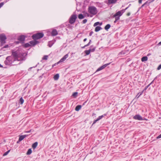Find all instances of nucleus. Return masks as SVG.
Segmentation results:
<instances>
[{
	"label": "nucleus",
	"instance_id": "1",
	"mask_svg": "<svg viewBox=\"0 0 161 161\" xmlns=\"http://www.w3.org/2000/svg\"><path fill=\"white\" fill-rule=\"evenodd\" d=\"M4 63L8 65H16L21 63L20 61L25 59L22 57H21L17 51H12L11 56L7 57Z\"/></svg>",
	"mask_w": 161,
	"mask_h": 161
},
{
	"label": "nucleus",
	"instance_id": "2",
	"mask_svg": "<svg viewBox=\"0 0 161 161\" xmlns=\"http://www.w3.org/2000/svg\"><path fill=\"white\" fill-rule=\"evenodd\" d=\"M88 12L91 14L95 15L97 12V8L94 6H90L88 8Z\"/></svg>",
	"mask_w": 161,
	"mask_h": 161
},
{
	"label": "nucleus",
	"instance_id": "3",
	"mask_svg": "<svg viewBox=\"0 0 161 161\" xmlns=\"http://www.w3.org/2000/svg\"><path fill=\"white\" fill-rule=\"evenodd\" d=\"M44 34L42 33H38L36 34H34L32 36V37L34 40H36L40 39L42 37Z\"/></svg>",
	"mask_w": 161,
	"mask_h": 161
},
{
	"label": "nucleus",
	"instance_id": "4",
	"mask_svg": "<svg viewBox=\"0 0 161 161\" xmlns=\"http://www.w3.org/2000/svg\"><path fill=\"white\" fill-rule=\"evenodd\" d=\"M77 16L75 14L72 15L69 19V23L70 24H73L75 23L77 19Z\"/></svg>",
	"mask_w": 161,
	"mask_h": 161
},
{
	"label": "nucleus",
	"instance_id": "5",
	"mask_svg": "<svg viewBox=\"0 0 161 161\" xmlns=\"http://www.w3.org/2000/svg\"><path fill=\"white\" fill-rule=\"evenodd\" d=\"M6 39V37L4 34H2L0 35V41L1 44L5 43Z\"/></svg>",
	"mask_w": 161,
	"mask_h": 161
},
{
	"label": "nucleus",
	"instance_id": "6",
	"mask_svg": "<svg viewBox=\"0 0 161 161\" xmlns=\"http://www.w3.org/2000/svg\"><path fill=\"white\" fill-rule=\"evenodd\" d=\"M133 118L134 119L139 120H143L142 118L139 114L135 115L133 117Z\"/></svg>",
	"mask_w": 161,
	"mask_h": 161
},
{
	"label": "nucleus",
	"instance_id": "7",
	"mask_svg": "<svg viewBox=\"0 0 161 161\" xmlns=\"http://www.w3.org/2000/svg\"><path fill=\"white\" fill-rule=\"evenodd\" d=\"M28 136V135H24L19 136V140L17 141V143H18L19 142H21V141L23 140L26 137Z\"/></svg>",
	"mask_w": 161,
	"mask_h": 161
},
{
	"label": "nucleus",
	"instance_id": "8",
	"mask_svg": "<svg viewBox=\"0 0 161 161\" xmlns=\"http://www.w3.org/2000/svg\"><path fill=\"white\" fill-rule=\"evenodd\" d=\"M68 56L69 55L68 54H67L65 55L57 63V64H58L60 63H61L64 61L68 57Z\"/></svg>",
	"mask_w": 161,
	"mask_h": 161
},
{
	"label": "nucleus",
	"instance_id": "9",
	"mask_svg": "<svg viewBox=\"0 0 161 161\" xmlns=\"http://www.w3.org/2000/svg\"><path fill=\"white\" fill-rule=\"evenodd\" d=\"M110 63H108L103 65L101 66L99 68H98L97 70L96 71H99L105 68L106 66L109 65Z\"/></svg>",
	"mask_w": 161,
	"mask_h": 161
},
{
	"label": "nucleus",
	"instance_id": "10",
	"mask_svg": "<svg viewBox=\"0 0 161 161\" xmlns=\"http://www.w3.org/2000/svg\"><path fill=\"white\" fill-rule=\"evenodd\" d=\"M58 34V32L55 29L53 30L51 32V35L53 36H55L57 35Z\"/></svg>",
	"mask_w": 161,
	"mask_h": 161
},
{
	"label": "nucleus",
	"instance_id": "11",
	"mask_svg": "<svg viewBox=\"0 0 161 161\" xmlns=\"http://www.w3.org/2000/svg\"><path fill=\"white\" fill-rule=\"evenodd\" d=\"M18 39L20 41H23L25 39V36L24 35H21L19 37Z\"/></svg>",
	"mask_w": 161,
	"mask_h": 161
},
{
	"label": "nucleus",
	"instance_id": "12",
	"mask_svg": "<svg viewBox=\"0 0 161 161\" xmlns=\"http://www.w3.org/2000/svg\"><path fill=\"white\" fill-rule=\"evenodd\" d=\"M29 43L31 46H34L37 43V41H30Z\"/></svg>",
	"mask_w": 161,
	"mask_h": 161
},
{
	"label": "nucleus",
	"instance_id": "13",
	"mask_svg": "<svg viewBox=\"0 0 161 161\" xmlns=\"http://www.w3.org/2000/svg\"><path fill=\"white\" fill-rule=\"evenodd\" d=\"M118 0H108V4H115Z\"/></svg>",
	"mask_w": 161,
	"mask_h": 161
},
{
	"label": "nucleus",
	"instance_id": "14",
	"mask_svg": "<svg viewBox=\"0 0 161 161\" xmlns=\"http://www.w3.org/2000/svg\"><path fill=\"white\" fill-rule=\"evenodd\" d=\"M114 15H115V16H119V17H120L122 15V13L121 12V11H119L116 13L115 14H114Z\"/></svg>",
	"mask_w": 161,
	"mask_h": 161
},
{
	"label": "nucleus",
	"instance_id": "15",
	"mask_svg": "<svg viewBox=\"0 0 161 161\" xmlns=\"http://www.w3.org/2000/svg\"><path fill=\"white\" fill-rule=\"evenodd\" d=\"M96 49V47H93V46H91L90 47V49H89V51L91 52H93L95 51Z\"/></svg>",
	"mask_w": 161,
	"mask_h": 161
},
{
	"label": "nucleus",
	"instance_id": "16",
	"mask_svg": "<svg viewBox=\"0 0 161 161\" xmlns=\"http://www.w3.org/2000/svg\"><path fill=\"white\" fill-rule=\"evenodd\" d=\"M113 17L115 18V20L114 22V23H116L117 21L119 19L120 17L119 16H115V15H114Z\"/></svg>",
	"mask_w": 161,
	"mask_h": 161
},
{
	"label": "nucleus",
	"instance_id": "17",
	"mask_svg": "<svg viewBox=\"0 0 161 161\" xmlns=\"http://www.w3.org/2000/svg\"><path fill=\"white\" fill-rule=\"evenodd\" d=\"M148 58L147 56H144L142 58L141 60L142 62H145L147 60Z\"/></svg>",
	"mask_w": 161,
	"mask_h": 161
},
{
	"label": "nucleus",
	"instance_id": "18",
	"mask_svg": "<svg viewBox=\"0 0 161 161\" xmlns=\"http://www.w3.org/2000/svg\"><path fill=\"white\" fill-rule=\"evenodd\" d=\"M81 106L80 105H78L76 106L75 108V110L76 111H79L81 108Z\"/></svg>",
	"mask_w": 161,
	"mask_h": 161
},
{
	"label": "nucleus",
	"instance_id": "19",
	"mask_svg": "<svg viewBox=\"0 0 161 161\" xmlns=\"http://www.w3.org/2000/svg\"><path fill=\"white\" fill-rule=\"evenodd\" d=\"M102 29V28L99 26H97L95 28V31L96 32H98Z\"/></svg>",
	"mask_w": 161,
	"mask_h": 161
},
{
	"label": "nucleus",
	"instance_id": "20",
	"mask_svg": "<svg viewBox=\"0 0 161 161\" xmlns=\"http://www.w3.org/2000/svg\"><path fill=\"white\" fill-rule=\"evenodd\" d=\"M37 145H38V142H35L34 143L32 144V147L33 149L35 148L37 146Z\"/></svg>",
	"mask_w": 161,
	"mask_h": 161
},
{
	"label": "nucleus",
	"instance_id": "21",
	"mask_svg": "<svg viewBox=\"0 0 161 161\" xmlns=\"http://www.w3.org/2000/svg\"><path fill=\"white\" fill-rule=\"evenodd\" d=\"M110 25L109 24L107 25L105 27L104 29L105 30L107 31L110 27Z\"/></svg>",
	"mask_w": 161,
	"mask_h": 161
},
{
	"label": "nucleus",
	"instance_id": "22",
	"mask_svg": "<svg viewBox=\"0 0 161 161\" xmlns=\"http://www.w3.org/2000/svg\"><path fill=\"white\" fill-rule=\"evenodd\" d=\"M59 77V75L57 74L55 75L54 76V79L55 80H57L58 79Z\"/></svg>",
	"mask_w": 161,
	"mask_h": 161
},
{
	"label": "nucleus",
	"instance_id": "23",
	"mask_svg": "<svg viewBox=\"0 0 161 161\" xmlns=\"http://www.w3.org/2000/svg\"><path fill=\"white\" fill-rule=\"evenodd\" d=\"M54 43V42L53 41H49V42H48V46L49 47H51L53 45Z\"/></svg>",
	"mask_w": 161,
	"mask_h": 161
},
{
	"label": "nucleus",
	"instance_id": "24",
	"mask_svg": "<svg viewBox=\"0 0 161 161\" xmlns=\"http://www.w3.org/2000/svg\"><path fill=\"white\" fill-rule=\"evenodd\" d=\"M32 153V150L31 149H29L27 152V153H26V154L28 155H30V154H31Z\"/></svg>",
	"mask_w": 161,
	"mask_h": 161
},
{
	"label": "nucleus",
	"instance_id": "25",
	"mask_svg": "<svg viewBox=\"0 0 161 161\" xmlns=\"http://www.w3.org/2000/svg\"><path fill=\"white\" fill-rule=\"evenodd\" d=\"M78 18L79 19H81L84 18V17L82 14H79L78 15Z\"/></svg>",
	"mask_w": 161,
	"mask_h": 161
},
{
	"label": "nucleus",
	"instance_id": "26",
	"mask_svg": "<svg viewBox=\"0 0 161 161\" xmlns=\"http://www.w3.org/2000/svg\"><path fill=\"white\" fill-rule=\"evenodd\" d=\"M106 115V114H104L103 115L100 116L98 117L97 119V120H99L101 119L102 118H103V117L105 116Z\"/></svg>",
	"mask_w": 161,
	"mask_h": 161
},
{
	"label": "nucleus",
	"instance_id": "27",
	"mask_svg": "<svg viewBox=\"0 0 161 161\" xmlns=\"http://www.w3.org/2000/svg\"><path fill=\"white\" fill-rule=\"evenodd\" d=\"M24 102V100L22 97H21L19 99V103L21 104H22Z\"/></svg>",
	"mask_w": 161,
	"mask_h": 161
},
{
	"label": "nucleus",
	"instance_id": "28",
	"mask_svg": "<svg viewBox=\"0 0 161 161\" xmlns=\"http://www.w3.org/2000/svg\"><path fill=\"white\" fill-rule=\"evenodd\" d=\"M84 52L86 55H89L90 53V52L89 50H85Z\"/></svg>",
	"mask_w": 161,
	"mask_h": 161
},
{
	"label": "nucleus",
	"instance_id": "29",
	"mask_svg": "<svg viewBox=\"0 0 161 161\" xmlns=\"http://www.w3.org/2000/svg\"><path fill=\"white\" fill-rule=\"evenodd\" d=\"M48 56L47 55H45L42 58V59L43 60H47L48 58Z\"/></svg>",
	"mask_w": 161,
	"mask_h": 161
},
{
	"label": "nucleus",
	"instance_id": "30",
	"mask_svg": "<svg viewBox=\"0 0 161 161\" xmlns=\"http://www.w3.org/2000/svg\"><path fill=\"white\" fill-rule=\"evenodd\" d=\"M24 46L25 47H28L31 46V45L30 43H26L25 44Z\"/></svg>",
	"mask_w": 161,
	"mask_h": 161
},
{
	"label": "nucleus",
	"instance_id": "31",
	"mask_svg": "<svg viewBox=\"0 0 161 161\" xmlns=\"http://www.w3.org/2000/svg\"><path fill=\"white\" fill-rule=\"evenodd\" d=\"M155 0H148L147 1V3H148V5L150 3L153 2Z\"/></svg>",
	"mask_w": 161,
	"mask_h": 161
},
{
	"label": "nucleus",
	"instance_id": "32",
	"mask_svg": "<svg viewBox=\"0 0 161 161\" xmlns=\"http://www.w3.org/2000/svg\"><path fill=\"white\" fill-rule=\"evenodd\" d=\"M77 94H78V93L77 92H74L72 94V96L74 97H76V96H77Z\"/></svg>",
	"mask_w": 161,
	"mask_h": 161
},
{
	"label": "nucleus",
	"instance_id": "33",
	"mask_svg": "<svg viewBox=\"0 0 161 161\" xmlns=\"http://www.w3.org/2000/svg\"><path fill=\"white\" fill-rule=\"evenodd\" d=\"M99 22H97L96 23H95L93 25L94 26H96L97 25H98L99 24Z\"/></svg>",
	"mask_w": 161,
	"mask_h": 161
},
{
	"label": "nucleus",
	"instance_id": "34",
	"mask_svg": "<svg viewBox=\"0 0 161 161\" xmlns=\"http://www.w3.org/2000/svg\"><path fill=\"white\" fill-rule=\"evenodd\" d=\"M9 152H10V150L8 151H7L5 153H4L3 155L5 156V155H7L8 154V153H9Z\"/></svg>",
	"mask_w": 161,
	"mask_h": 161
},
{
	"label": "nucleus",
	"instance_id": "35",
	"mask_svg": "<svg viewBox=\"0 0 161 161\" xmlns=\"http://www.w3.org/2000/svg\"><path fill=\"white\" fill-rule=\"evenodd\" d=\"M90 45L89 44V43H88L86 45H85L83 47H81V48H85V47H87L88 46H89V45Z\"/></svg>",
	"mask_w": 161,
	"mask_h": 161
},
{
	"label": "nucleus",
	"instance_id": "36",
	"mask_svg": "<svg viewBox=\"0 0 161 161\" xmlns=\"http://www.w3.org/2000/svg\"><path fill=\"white\" fill-rule=\"evenodd\" d=\"M87 21V19H85L83 20L82 22L83 24H85Z\"/></svg>",
	"mask_w": 161,
	"mask_h": 161
},
{
	"label": "nucleus",
	"instance_id": "37",
	"mask_svg": "<svg viewBox=\"0 0 161 161\" xmlns=\"http://www.w3.org/2000/svg\"><path fill=\"white\" fill-rule=\"evenodd\" d=\"M125 54V52L124 51H122L120 52L119 53V55H124Z\"/></svg>",
	"mask_w": 161,
	"mask_h": 161
},
{
	"label": "nucleus",
	"instance_id": "38",
	"mask_svg": "<svg viewBox=\"0 0 161 161\" xmlns=\"http://www.w3.org/2000/svg\"><path fill=\"white\" fill-rule=\"evenodd\" d=\"M161 69V64H160L157 68V70H159Z\"/></svg>",
	"mask_w": 161,
	"mask_h": 161
},
{
	"label": "nucleus",
	"instance_id": "39",
	"mask_svg": "<svg viewBox=\"0 0 161 161\" xmlns=\"http://www.w3.org/2000/svg\"><path fill=\"white\" fill-rule=\"evenodd\" d=\"M125 9H122L121 11H121V12L122 13V14H123L125 12Z\"/></svg>",
	"mask_w": 161,
	"mask_h": 161
},
{
	"label": "nucleus",
	"instance_id": "40",
	"mask_svg": "<svg viewBox=\"0 0 161 161\" xmlns=\"http://www.w3.org/2000/svg\"><path fill=\"white\" fill-rule=\"evenodd\" d=\"M4 5L3 3H0V8H1Z\"/></svg>",
	"mask_w": 161,
	"mask_h": 161
},
{
	"label": "nucleus",
	"instance_id": "41",
	"mask_svg": "<svg viewBox=\"0 0 161 161\" xmlns=\"http://www.w3.org/2000/svg\"><path fill=\"white\" fill-rule=\"evenodd\" d=\"M148 4V3H147V1L144 4H143L141 6V7H144L146 4Z\"/></svg>",
	"mask_w": 161,
	"mask_h": 161
},
{
	"label": "nucleus",
	"instance_id": "42",
	"mask_svg": "<svg viewBox=\"0 0 161 161\" xmlns=\"http://www.w3.org/2000/svg\"><path fill=\"white\" fill-rule=\"evenodd\" d=\"M98 121V120H97V119L96 120H94L93 121V122L92 125H93L94 124H95Z\"/></svg>",
	"mask_w": 161,
	"mask_h": 161
},
{
	"label": "nucleus",
	"instance_id": "43",
	"mask_svg": "<svg viewBox=\"0 0 161 161\" xmlns=\"http://www.w3.org/2000/svg\"><path fill=\"white\" fill-rule=\"evenodd\" d=\"M150 86V85H148L147 86H146L144 88V90H146Z\"/></svg>",
	"mask_w": 161,
	"mask_h": 161
},
{
	"label": "nucleus",
	"instance_id": "44",
	"mask_svg": "<svg viewBox=\"0 0 161 161\" xmlns=\"http://www.w3.org/2000/svg\"><path fill=\"white\" fill-rule=\"evenodd\" d=\"M161 138V134L157 137V139H158Z\"/></svg>",
	"mask_w": 161,
	"mask_h": 161
},
{
	"label": "nucleus",
	"instance_id": "45",
	"mask_svg": "<svg viewBox=\"0 0 161 161\" xmlns=\"http://www.w3.org/2000/svg\"><path fill=\"white\" fill-rule=\"evenodd\" d=\"M8 47V45H6L3 47V48H7Z\"/></svg>",
	"mask_w": 161,
	"mask_h": 161
},
{
	"label": "nucleus",
	"instance_id": "46",
	"mask_svg": "<svg viewBox=\"0 0 161 161\" xmlns=\"http://www.w3.org/2000/svg\"><path fill=\"white\" fill-rule=\"evenodd\" d=\"M31 130H30L29 131H26L25 132L26 133H29L31 132Z\"/></svg>",
	"mask_w": 161,
	"mask_h": 161
},
{
	"label": "nucleus",
	"instance_id": "47",
	"mask_svg": "<svg viewBox=\"0 0 161 161\" xmlns=\"http://www.w3.org/2000/svg\"><path fill=\"white\" fill-rule=\"evenodd\" d=\"M92 34H93V32L92 31L91 32L89 33V36H91L92 35Z\"/></svg>",
	"mask_w": 161,
	"mask_h": 161
},
{
	"label": "nucleus",
	"instance_id": "48",
	"mask_svg": "<svg viewBox=\"0 0 161 161\" xmlns=\"http://www.w3.org/2000/svg\"><path fill=\"white\" fill-rule=\"evenodd\" d=\"M142 0H139L138 2L139 3H142Z\"/></svg>",
	"mask_w": 161,
	"mask_h": 161
},
{
	"label": "nucleus",
	"instance_id": "49",
	"mask_svg": "<svg viewBox=\"0 0 161 161\" xmlns=\"http://www.w3.org/2000/svg\"><path fill=\"white\" fill-rule=\"evenodd\" d=\"M130 5V4L129 6L128 7H127V8H126L125 9V10H127L129 7V6Z\"/></svg>",
	"mask_w": 161,
	"mask_h": 161
},
{
	"label": "nucleus",
	"instance_id": "50",
	"mask_svg": "<svg viewBox=\"0 0 161 161\" xmlns=\"http://www.w3.org/2000/svg\"><path fill=\"white\" fill-rule=\"evenodd\" d=\"M87 40V39L86 38H85L84 40H83V41L84 42H85Z\"/></svg>",
	"mask_w": 161,
	"mask_h": 161
},
{
	"label": "nucleus",
	"instance_id": "51",
	"mask_svg": "<svg viewBox=\"0 0 161 161\" xmlns=\"http://www.w3.org/2000/svg\"><path fill=\"white\" fill-rule=\"evenodd\" d=\"M158 45H161V41L160 42L158 43Z\"/></svg>",
	"mask_w": 161,
	"mask_h": 161
},
{
	"label": "nucleus",
	"instance_id": "52",
	"mask_svg": "<svg viewBox=\"0 0 161 161\" xmlns=\"http://www.w3.org/2000/svg\"><path fill=\"white\" fill-rule=\"evenodd\" d=\"M33 67H30V68L29 69H28V70H30L32 68H33Z\"/></svg>",
	"mask_w": 161,
	"mask_h": 161
},
{
	"label": "nucleus",
	"instance_id": "53",
	"mask_svg": "<svg viewBox=\"0 0 161 161\" xmlns=\"http://www.w3.org/2000/svg\"><path fill=\"white\" fill-rule=\"evenodd\" d=\"M153 80L151 83H150L149 85H150V86L153 83Z\"/></svg>",
	"mask_w": 161,
	"mask_h": 161
},
{
	"label": "nucleus",
	"instance_id": "54",
	"mask_svg": "<svg viewBox=\"0 0 161 161\" xmlns=\"http://www.w3.org/2000/svg\"><path fill=\"white\" fill-rule=\"evenodd\" d=\"M91 42V40H90V41H89V42L88 43H89V44H90Z\"/></svg>",
	"mask_w": 161,
	"mask_h": 161
},
{
	"label": "nucleus",
	"instance_id": "55",
	"mask_svg": "<svg viewBox=\"0 0 161 161\" xmlns=\"http://www.w3.org/2000/svg\"><path fill=\"white\" fill-rule=\"evenodd\" d=\"M130 13H128L127 14V15L128 16H129L130 15Z\"/></svg>",
	"mask_w": 161,
	"mask_h": 161
},
{
	"label": "nucleus",
	"instance_id": "56",
	"mask_svg": "<svg viewBox=\"0 0 161 161\" xmlns=\"http://www.w3.org/2000/svg\"><path fill=\"white\" fill-rule=\"evenodd\" d=\"M3 67V66L0 64V68Z\"/></svg>",
	"mask_w": 161,
	"mask_h": 161
},
{
	"label": "nucleus",
	"instance_id": "57",
	"mask_svg": "<svg viewBox=\"0 0 161 161\" xmlns=\"http://www.w3.org/2000/svg\"><path fill=\"white\" fill-rule=\"evenodd\" d=\"M87 15L88 16H89V14H87Z\"/></svg>",
	"mask_w": 161,
	"mask_h": 161
},
{
	"label": "nucleus",
	"instance_id": "58",
	"mask_svg": "<svg viewBox=\"0 0 161 161\" xmlns=\"http://www.w3.org/2000/svg\"><path fill=\"white\" fill-rule=\"evenodd\" d=\"M142 93H141L140 94L139 96H140V95H141L142 94Z\"/></svg>",
	"mask_w": 161,
	"mask_h": 161
},
{
	"label": "nucleus",
	"instance_id": "59",
	"mask_svg": "<svg viewBox=\"0 0 161 161\" xmlns=\"http://www.w3.org/2000/svg\"><path fill=\"white\" fill-rule=\"evenodd\" d=\"M102 24V23H101L100 24V25H101Z\"/></svg>",
	"mask_w": 161,
	"mask_h": 161
},
{
	"label": "nucleus",
	"instance_id": "60",
	"mask_svg": "<svg viewBox=\"0 0 161 161\" xmlns=\"http://www.w3.org/2000/svg\"><path fill=\"white\" fill-rule=\"evenodd\" d=\"M36 66H35V67H33L34 68H35V67H36Z\"/></svg>",
	"mask_w": 161,
	"mask_h": 161
}]
</instances>
